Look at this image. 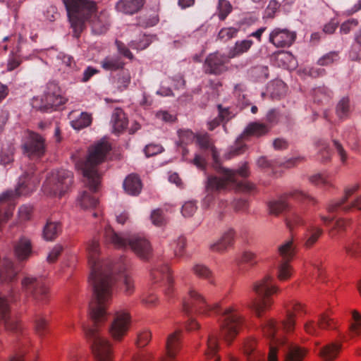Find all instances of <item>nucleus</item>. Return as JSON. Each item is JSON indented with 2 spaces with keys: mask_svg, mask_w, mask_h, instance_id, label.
<instances>
[{
  "mask_svg": "<svg viewBox=\"0 0 361 361\" xmlns=\"http://www.w3.org/2000/svg\"><path fill=\"white\" fill-rule=\"evenodd\" d=\"M233 6L228 0H219L216 7V14L220 20H224L232 12Z\"/></svg>",
  "mask_w": 361,
  "mask_h": 361,
  "instance_id": "47",
  "label": "nucleus"
},
{
  "mask_svg": "<svg viewBox=\"0 0 361 361\" xmlns=\"http://www.w3.org/2000/svg\"><path fill=\"white\" fill-rule=\"evenodd\" d=\"M310 183L315 185L323 187H331L332 183L330 177L326 174L316 173L309 178Z\"/></svg>",
  "mask_w": 361,
  "mask_h": 361,
  "instance_id": "51",
  "label": "nucleus"
},
{
  "mask_svg": "<svg viewBox=\"0 0 361 361\" xmlns=\"http://www.w3.org/2000/svg\"><path fill=\"white\" fill-rule=\"evenodd\" d=\"M270 131V126L259 121L251 122L247 124L243 132L237 138L235 144L231 147L228 159L242 154L246 147L245 141L249 140L250 137H259L267 135Z\"/></svg>",
  "mask_w": 361,
  "mask_h": 361,
  "instance_id": "10",
  "label": "nucleus"
},
{
  "mask_svg": "<svg viewBox=\"0 0 361 361\" xmlns=\"http://www.w3.org/2000/svg\"><path fill=\"white\" fill-rule=\"evenodd\" d=\"M192 270L197 276L208 280L210 283H214L212 279V272L207 266L197 264L193 267Z\"/></svg>",
  "mask_w": 361,
  "mask_h": 361,
  "instance_id": "50",
  "label": "nucleus"
},
{
  "mask_svg": "<svg viewBox=\"0 0 361 361\" xmlns=\"http://www.w3.org/2000/svg\"><path fill=\"white\" fill-rule=\"evenodd\" d=\"M197 207L193 201L186 202L182 207L181 213L185 217L192 216L197 211Z\"/></svg>",
  "mask_w": 361,
  "mask_h": 361,
  "instance_id": "60",
  "label": "nucleus"
},
{
  "mask_svg": "<svg viewBox=\"0 0 361 361\" xmlns=\"http://www.w3.org/2000/svg\"><path fill=\"white\" fill-rule=\"evenodd\" d=\"M14 147L12 145H8L3 147L0 152V164L6 165L13 161Z\"/></svg>",
  "mask_w": 361,
  "mask_h": 361,
  "instance_id": "52",
  "label": "nucleus"
},
{
  "mask_svg": "<svg viewBox=\"0 0 361 361\" xmlns=\"http://www.w3.org/2000/svg\"><path fill=\"white\" fill-rule=\"evenodd\" d=\"M125 191L130 195H137L142 190V183L140 178L135 174L126 177L123 182Z\"/></svg>",
  "mask_w": 361,
  "mask_h": 361,
  "instance_id": "33",
  "label": "nucleus"
},
{
  "mask_svg": "<svg viewBox=\"0 0 361 361\" xmlns=\"http://www.w3.org/2000/svg\"><path fill=\"white\" fill-rule=\"evenodd\" d=\"M78 203L84 209H93L98 204V200L93 197L90 192L83 191L78 197Z\"/></svg>",
  "mask_w": 361,
  "mask_h": 361,
  "instance_id": "42",
  "label": "nucleus"
},
{
  "mask_svg": "<svg viewBox=\"0 0 361 361\" xmlns=\"http://www.w3.org/2000/svg\"><path fill=\"white\" fill-rule=\"evenodd\" d=\"M279 120V114L276 109L269 110L265 117V124L270 126V130L275 126Z\"/></svg>",
  "mask_w": 361,
  "mask_h": 361,
  "instance_id": "61",
  "label": "nucleus"
},
{
  "mask_svg": "<svg viewBox=\"0 0 361 361\" xmlns=\"http://www.w3.org/2000/svg\"><path fill=\"white\" fill-rule=\"evenodd\" d=\"M131 323L129 313L126 311L117 312L109 328V332L115 341H121L127 334Z\"/></svg>",
  "mask_w": 361,
  "mask_h": 361,
  "instance_id": "18",
  "label": "nucleus"
},
{
  "mask_svg": "<svg viewBox=\"0 0 361 361\" xmlns=\"http://www.w3.org/2000/svg\"><path fill=\"white\" fill-rule=\"evenodd\" d=\"M14 252L19 260L27 259L32 253V244L26 237H21L14 245Z\"/></svg>",
  "mask_w": 361,
  "mask_h": 361,
  "instance_id": "29",
  "label": "nucleus"
},
{
  "mask_svg": "<svg viewBox=\"0 0 361 361\" xmlns=\"http://www.w3.org/2000/svg\"><path fill=\"white\" fill-rule=\"evenodd\" d=\"M183 310L188 315L193 313L209 315L210 312L219 315L221 334L228 343L237 336L245 322L238 307L231 306L223 310L218 304L210 306L204 296L193 288H190L188 296L183 299Z\"/></svg>",
  "mask_w": 361,
  "mask_h": 361,
  "instance_id": "2",
  "label": "nucleus"
},
{
  "mask_svg": "<svg viewBox=\"0 0 361 361\" xmlns=\"http://www.w3.org/2000/svg\"><path fill=\"white\" fill-rule=\"evenodd\" d=\"M16 274L17 271L14 269L13 263L11 259H0V282L13 281Z\"/></svg>",
  "mask_w": 361,
  "mask_h": 361,
  "instance_id": "30",
  "label": "nucleus"
},
{
  "mask_svg": "<svg viewBox=\"0 0 361 361\" xmlns=\"http://www.w3.org/2000/svg\"><path fill=\"white\" fill-rule=\"evenodd\" d=\"M66 101V99L61 94L58 85L54 82H50L47 85L39 109L44 112L52 111L65 104Z\"/></svg>",
  "mask_w": 361,
  "mask_h": 361,
  "instance_id": "15",
  "label": "nucleus"
},
{
  "mask_svg": "<svg viewBox=\"0 0 361 361\" xmlns=\"http://www.w3.org/2000/svg\"><path fill=\"white\" fill-rule=\"evenodd\" d=\"M339 53L338 51H331L318 60V64L320 66H328L334 62L338 61Z\"/></svg>",
  "mask_w": 361,
  "mask_h": 361,
  "instance_id": "54",
  "label": "nucleus"
},
{
  "mask_svg": "<svg viewBox=\"0 0 361 361\" xmlns=\"http://www.w3.org/2000/svg\"><path fill=\"white\" fill-rule=\"evenodd\" d=\"M207 350L205 355L207 357L215 356L219 349V340L215 333H210L207 340Z\"/></svg>",
  "mask_w": 361,
  "mask_h": 361,
  "instance_id": "46",
  "label": "nucleus"
},
{
  "mask_svg": "<svg viewBox=\"0 0 361 361\" xmlns=\"http://www.w3.org/2000/svg\"><path fill=\"white\" fill-rule=\"evenodd\" d=\"M357 25L358 20L357 19H349L341 24L340 27V32L341 34H348L353 28L357 27Z\"/></svg>",
  "mask_w": 361,
  "mask_h": 361,
  "instance_id": "63",
  "label": "nucleus"
},
{
  "mask_svg": "<svg viewBox=\"0 0 361 361\" xmlns=\"http://www.w3.org/2000/svg\"><path fill=\"white\" fill-rule=\"evenodd\" d=\"M152 280L154 283L162 280L165 283L164 293L167 297H171L173 292V281L171 276L170 269L166 264H157L152 269L151 273Z\"/></svg>",
  "mask_w": 361,
  "mask_h": 361,
  "instance_id": "19",
  "label": "nucleus"
},
{
  "mask_svg": "<svg viewBox=\"0 0 361 361\" xmlns=\"http://www.w3.org/2000/svg\"><path fill=\"white\" fill-rule=\"evenodd\" d=\"M252 290L257 298L252 299L247 307L252 310L258 317H261L263 312L268 310L273 304L271 295L279 290L274 283V279L269 275L254 283Z\"/></svg>",
  "mask_w": 361,
  "mask_h": 361,
  "instance_id": "7",
  "label": "nucleus"
},
{
  "mask_svg": "<svg viewBox=\"0 0 361 361\" xmlns=\"http://www.w3.org/2000/svg\"><path fill=\"white\" fill-rule=\"evenodd\" d=\"M91 123V115L86 112H82L78 118L71 121V125L74 129L79 130L89 126Z\"/></svg>",
  "mask_w": 361,
  "mask_h": 361,
  "instance_id": "44",
  "label": "nucleus"
},
{
  "mask_svg": "<svg viewBox=\"0 0 361 361\" xmlns=\"http://www.w3.org/2000/svg\"><path fill=\"white\" fill-rule=\"evenodd\" d=\"M39 183V177L35 173V166L31 165L19 178L15 191L7 190L0 195V202L11 200L15 196L27 195L34 191Z\"/></svg>",
  "mask_w": 361,
  "mask_h": 361,
  "instance_id": "9",
  "label": "nucleus"
},
{
  "mask_svg": "<svg viewBox=\"0 0 361 361\" xmlns=\"http://www.w3.org/2000/svg\"><path fill=\"white\" fill-rule=\"evenodd\" d=\"M73 174L71 171L59 169L52 171L44 181L42 190L48 195L61 197L73 183Z\"/></svg>",
  "mask_w": 361,
  "mask_h": 361,
  "instance_id": "8",
  "label": "nucleus"
},
{
  "mask_svg": "<svg viewBox=\"0 0 361 361\" xmlns=\"http://www.w3.org/2000/svg\"><path fill=\"white\" fill-rule=\"evenodd\" d=\"M13 209L14 206L11 203L0 208V224L8 221L12 216Z\"/></svg>",
  "mask_w": 361,
  "mask_h": 361,
  "instance_id": "62",
  "label": "nucleus"
},
{
  "mask_svg": "<svg viewBox=\"0 0 361 361\" xmlns=\"http://www.w3.org/2000/svg\"><path fill=\"white\" fill-rule=\"evenodd\" d=\"M0 325L9 331H17L19 328L17 322L11 317L8 300L2 297H0Z\"/></svg>",
  "mask_w": 361,
  "mask_h": 361,
  "instance_id": "26",
  "label": "nucleus"
},
{
  "mask_svg": "<svg viewBox=\"0 0 361 361\" xmlns=\"http://www.w3.org/2000/svg\"><path fill=\"white\" fill-rule=\"evenodd\" d=\"M35 330L36 334L39 337H43L48 332V321L47 319L41 314L35 316Z\"/></svg>",
  "mask_w": 361,
  "mask_h": 361,
  "instance_id": "45",
  "label": "nucleus"
},
{
  "mask_svg": "<svg viewBox=\"0 0 361 361\" xmlns=\"http://www.w3.org/2000/svg\"><path fill=\"white\" fill-rule=\"evenodd\" d=\"M253 44V41L251 39H244L237 41L233 47H232L228 54V58L233 59L238 57L246 52L251 48Z\"/></svg>",
  "mask_w": 361,
  "mask_h": 361,
  "instance_id": "37",
  "label": "nucleus"
},
{
  "mask_svg": "<svg viewBox=\"0 0 361 361\" xmlns=\"http://www.w3.org/2000/svg\"><path fill=\"white\" fill-rule=\"evenodd\" d=\"M280 7V4L276 0H270L268 6H267L264 18H273L275 16V13L279 10Z\"/></svg>",
  "mask_w": 361,
  "mask_h": 361,
  "instance_id": "56",
  "label": "nucleus"
},
{
  "mask_svg": "<svg viewBox=\"0 0 361 361\" xmlns=\"http://www.w3.org/2000/svg\"><path fill=\"white\" fill-rule=\"evenodd\" d=\"M61 229L59 222L48 221L43 229V237L46 240H53L59 235Z\"/></svg>",
  "mask_w": 361,
  "mask_h": 361,
  "instance_id": "40",
  "label": "nucleus"
},
{
  "mask_svg": "<svg viewBox=\"0 0 361 361\" xmlns=\"http://www.w3.org/2000/svg\"><path fill=\"white\" fill-rule=\"evenodd\" d=\"M244 353L247 356L248 361H264V358L256 350V341L254 339H247L245 341Z\"/></svg>",
  "mask_w": 361,
  "mask_h": 361,
  "instance_id": "38",
  "label": "nucleus"
},
{
  "mask_svg": "<svg viewBox=\"0 0 361 361\" xmlns=\"http://www.w3.org/2000/svg\"><path fill=\"white\" fill-rule=\"evenodd\" d=\"M353 322L349 324V330L353 336L361 334V314L357 311L352 312Z\"/></svg>",
  "mask_w": 361,
  "mask_h": 361,
  "instance_id": "49",
  "label": "nucleus"
},
{
  "mask_svg": "<svg viewBox=\"0 0 361 361\" xmlns=\"http://www.w3.org/2000/svg\"><path fill=\"white\" fill-rule=\"evenodd\" d=\"M23 293L39 302H45L49 298V289L41 278L26 276L21 281Z\"/></svg>",
  "mask_w": 361,
  "mask_h": 361,
  "instance_id": "13",
  "label": "nucleus"
},
{
  "mask_svg": "<svg viewBox=\"0 0 361 361\" xmlns=\"http://www.w3.org/2000/svg\"><path fill=\"white\" fill-rule=\"evenodd\" d=\"M130 82V76L128 71H123L118 75L117 85L118 88L122 91L128 87Z\"/></svg>",
  "mask_w": 361,
  "mask_h": 361,
  "instance_id": "57",
  "label": "nucleus"
},
{
  "mask_svg": "<svg viewBox=\"0 0 361 361\" xmlns=\"http://www.w3.org/2000/svg\"><path fill=\"white\" fill-rule=\"evenodd\" d=\"M180 145H186L192 143L195 140V134L188 129L179 130L178 131Z\"/></svg>",
  "mask_w": 361,
  "mask_h": 361,
  "instance_id": "53",
  "label": "nucleus"
},
{
  "mask_svg": "<svg viewBox=\"0 0 361 361\" xmlns=\"http://www.w3.org/2000/svg\"><path fill=\"white\" fill-rule=\"evenodd\" d=\"M305 224V220L303 219L300 212H292L286 218V225L290 230L293 229L295 226Z\"/></svg>",
  "mask_w": 361,
  "mask_h": 361,
  "instance_id": "48",
  "label": "nucleus"
},
{
  "mask_svg": "<svg viewBox=\"0 0 361 361\" xmlns=\"http://www.w3.org/2000/svg\"><path fill=\"white\" fill-rule=\"evenodd\" d=\"M336 113L340 119L343 120L348 118L350 114V104L348 97H343L338 101Z\"/></svg>",
  "mask_w": 361,
  "mask_h": 361,
  "instance_id": "43",
  "label": "nucleus"
},
{
  "mask_svg": "<svg viewBox=\"0 0 361 361\" xmlns=\"http://www.w3.org/2000/svg\"><path fill=\"white\" fill-rule=\"evenodd\" d=\"M312 97L315 103L322 104L331 99L332 92L326 87H318L313 89Z\"/></svg>",
  "mask_w": 361,
  "mask_h": 361,
  "instance_id": "41",
  "label": "nucleus"
},
{
  "mask_svg": "<svg viewBox=\"0 0 361 361\" xmlns=\"http://www.w3.org/2000/svg\"><path fill=\"white\" fill-rule=\"evenodd\" d=\"M104 236L108 242L114 244L118 248L130 247L141 259L147 260L152 255L151 245L145 237L139 235H120L110 226L105 228Z\"/></svg>",
  "mask_w": 361,
  "mask_h": 361,
  "instance_id": "6",
  "label": "nucleus"
},
{
  "mask_svg": "<svg viewBox=\"0 0 361 361\" xmlns=\"http://www.w3.org/2000/svg\"><path fill=\"white\" fill-rule=\"evenodd\" d=\"M332 142L337 154L338 155L341 162L343 165L347 164L348 154L343 148L342 144L336 139H332Z\"/></svg>",
  "mask_w": 361,
  "mask_h": 361,
  "instance_id": "55",
  "label": "nucleus"
},
{
  "mask_svg": "<svg viewBox=\"0 0 361 361\" xmlns=\"http://www.w3.org/2000/svg\"><path fill=\"white\" fill-rule=\"evenodd\" d=\"M181 347L180 331H176L167 337L166 341V355L161 361H173Z\"/></svg>",
  "mask_w": 361,
  "mask_h": 361,
  "instance_id": "25",
  "label": "nucleus"
},
{
  "mask_svg": "<svg viewBox=\"0 0 361 361\" xmlns=\"http://www.w3.org/2000/svg\"><path fill=\"white\" fill-rule=\"evenodd\" d=\"M111 122L115 131L121 132L128 126V120L125 113L121 109H116L111 116Z\"/></svg>",
  "mask_w": 361,
  "mask_h": 361,
  "instance_id": "39",
  "label": "nucleus"
},
{
  "mask_svg": "<svg viewBox=\"0 0 361 361\" xmlns=\"http://www.w3.org/2000/svg\"><path fill=\"white\" fill-rule=\"evenodd\" d=\"M256 255L255 253L250 251H244L241 255L240 259H238V263H247L251 266L255 265L257 263Z\"/></svg>",
  "mask_w": 361,
  "mask_h": 361,
  "instance_id": "64",
  "label": "nucleus"
},
{
  "mask_svg": "<svg viewBox=\"0 0 361 361\" xmlns=\"http://www.w3.org/2000/svg\"><path fill=\"white\" fill-rule=\"evenodd\" d=\"M226 169L233 173L232 179L228 178V176L226 175V173L224 171L223 169H215V170L218 173L223 175L224 177L221 178L222 180H224V181H226L227 187L229 183H233V184L238 185L240 188H242L243 190H246V191H251L253 189L254 187L252 184L248 183H238L237 178H236L237 175H239L240 176H241L243 178H247L249 176L250 171H249V169H248L247 162H245L242 165V166L240 167L236 171L230 170L228 169Z\"/></svg>",
  "mask_w": 361,
  "mask_h": 361,
  "instance_id": "22",
  "label": "nucleus"
},
{
  "mask_svg": "<svg viewBox=\"0 0 361 361\" xmlns=\"http://www.w3.org/2000/svg\"><path fill=\"white\" fill-rule=\"evenodd\" d=\"M235 238V231L233 229H228L224 232L222 236L216 242L209 245V249L212 252L222 253L229 247L232 246Z\"/></svg>",
  "mask_w": 361,
  "mask_h": 361,
  "instance_id": "27",
  "label": "nucleus"
},
{
  "mask_svg": "<svg viewBox=\"0 0 361 361\" xmlns=\"http://www.w3.org/2000/svg\"><path fill=\"white\" fill-rule=\"evenodd\" d=\"M145 3V0H119L116 8L123 13L133 15L142 9Z\"/></svg>",
  "mask_w": 361,
  "mask_h": 361,
  "instance_id": "28",
  "label": "nucleus"
},
{
  "mask_svg": "<svg viewBox=\"0 0 361 361\" xmlns=\"http://www.w3.org/2000/svg\"><path fill=\"white\" fill-rule=\"evenodd\" d=\"M46 148L45 138L33 131L27 132L21 144L23 154L33 160L42 158L45 154Z\"/></svg>",
  "mask_w": 361,
  "mask_h": 361,
  "instance_id": "11",
  "label": "nucleus"
},
{
  "mask_svg": "<svg viewBox=\"0 0 361 361\" xmlns=\"http://www.w3.org/2000/svg\"><path fill=\"white\" fill-rule=\"evenodd\" d=\"M231 58L219 52L209 54L204 63L203 69L206 74L219 75L227 71Z\"/></svg>",
  "mask_w": 361,
  "mask_h": 361,
  "instance_id": "17",
  "label": "nucleus"
},
{
  "mask_svg": "<svg viewBox=\"0 0 361 361\" xmlns=\"http://www.w3.org/2000/svg\"><path fill=\"white\" fill-rule=\"evenodd\" d=\"M323 230L322 228L310 223L307 226L305 234V246L306 247H311L318 240L319 237L322 235Z\"/></svg>",
  "mask_w": 361,
  "mask_h": 361,
  "instance_id": "34",
  "label": "nucleus"
},
{
  "mask_svg": "<svg viewBox=\"0 0 361 361\" xmlns=\"http://www.w3.org/2000/svg\"><path fill=\"white\" fill-rule=\"evenodd\" d=\"M197 142L200 147V148L203 149H208L211 150L212 152V156L213 159V167L214 169H223L224 171L226 173L227 176H228L229 179H232L233 177V173L227 169L226 168H224L219 161L218 153L216 150V148L212 143L209 137L207 135H198L197 136Z\"/></svg>",
  "mask_w": 361,
  "mask_h": 361,
  "instance_id": "24",
  "label": "nucleus"
},
{
  "mask_svg": "<svg viewBox=\"0 0 361 361\" xmlns=\"http://www.w3.org/2000/svg\"><path fill=\"white\" fill-rule=\"evenodd\" d=\"M334 324V320L327 313H323L319 315L317 323L312 320L308 321L305 324L304 329L308 334L317 336L319 328L321 329H333Z\"/></svg>",
  "mask_w": 361,
  "mask_h": 361,
  "instance_id": "23",
  "label": "nucleus"
},
{
  "mask_svg": "<svg viewBox=\"0 0 361 361\" xmlns=\"http://www.w3.org/2000/svg\"><path fill=\"white\" fill-rule=\"evenodd\" d=\"M305 313L304 307L298 302L292 305L291 310H288L286 319L278 324L273 319H267L262 324L264 336L270 340L269 361H277V350L282 348L284 350L283 361H303L305 352L303 349L293 345L286 341L283 336L285 332H290L295 326V317Z\"/></svg>",
  "mask_w": 361,
  "mask_h": 361,
  "instance_id": "3",
  "label": "nucleus"
},
{
  "mask_svg": "<svg viewBox=\"0 0 361 361\" xmlns=\"http://www.w3.org/2000/svg\"><path fill=\"white\" fill-rule=\"evenodd\" d=\"M341 349V344L331 343L319 350V355L324 361H331L338 356Z\"/></svg>",
  "mask_w": 361,
  "mask_h": 361,
  "instance_id": "36",
  "label": "nucleus"
},
{
  "mask_svg": "<svg viewBox=\"0 0 361 361\" xmlns=\"http://www.w3.org/2000/svg\"><path fill=\"white\" fill-rule=\"evenodd\" d=\"M86 251L91 269L89 281L94 296L90 303V316L94 326L82 327L96 361H112L110 343L101 336L97 326L106 319V304L111 297L114 282L123 288L126 294L130 295L134 291V281L128 272L129 264L125 257H121L114 265L109 260H102L99 243L96 239L87 243Z\"/></svg>",
  "mask_w": 361,
  "mask_h": 361,
  "instance_id": "1",
  "label": "nucleus"
},
{
  "mask_svg": "<svg viewBox=\"0 0 361 361\" xmlns=\"http://www.w3.org/2000/svg\"><path fill=\"white\" fill-rule=\"evenodd\" d=\"M296 39V32L286 28L276 27L269 35V42L276 47H289Z\"/></svg>",
  "mask_w": 361,
  "mask_h": 361,
  "instance_id": "20",
  "label": "nucleus"
},
{
  "mask_svg": "<svg viewBox=\"0 0 361 361\" xmlns=\"http://www.w3.org/2000/svg\"><path fill=\"white\" fill-rule=\"evenodd\" d=\"M110 150L109 143L105 140H102L90 147L86 160L80 164L83 176L86 179L85 184L91 192H95L99 184L100 176L97 166L104 161Z\"/></svg>",
  "mask_w": 361,
  "mask_h": 361,
  "instance_id": "5",
  "label": "nucleus"
},
{
  "mask_svg": "<svg viewBox=\"0 0 361 361\" xmlns=\"http://www.w3.org/2000/svg\"><path fill=\"white\" fill-rule=\"evenodd\" d=\"M226 183L221 178L216 176H209L206 185L207 195L202 201V207L207 209L215 199V193L227 189Z\"/></svg>",
  "mask_w": 361,
  "mask_h": 361,
  "instance_id": "21",
  "label": "nucleus"
},
{
  "mask_svg": "<svg viewBox=\"0 0 361 361\" xmlns=\"http://www.w3.org/2000/svg\"><path fill=\"white\" fill-rule=\"evenodd\" d=\"M346 254L356 260L361 259V238L355 235L351 238L344 245Z\"/></svg>",
  "mask_w": 361,
  "mask_h": 361,
  "instance_id": "32",
  "label": "nucleus"
},
{
  "mask_svg": "<svg viewBox=\"0 0 361 361\" xmlns=\"http://www.w3.org/2000/svg\"><path fill=\"white\" fill-rule=\"evenodd\" d=\"M287 197H293L296 200H308L312 202L313 204L317 202L316 200L305 193L303 191L299 190H295L286 194L284 196H281L276 200L270 201L268 203L269 211L271 214L278 216L288 207V204L286 202Z\"/></svg>",
  "mask_w": 361,
  "mask_h": 361,
  "instance_id": "16",
  "label": "nucleus"
},
{
  "mask_svg": "<svg viewBox=\"0 0 361 361\" xmlns=\"http://www.w3.org/2000/svg\"><path fill=\"white\" fill-rule=\"evenodd\" d=\"M300 160V157L290 158L286 161L269 160L266 157H261L258 159L257 164L260 168H272L275 166H283L286 168H290L295 166Z\"/></svg>",
  "mask_w": 361,
  "mask_h": 361,
  "instance_id": "31",
  "label": "nucleus"
},
{
  "mask_svg": "<svg viewBox=\"0 0 361 361\" xmlns=\"http://www.w3.org/2000/svg\"><path fill=\"white\" fill-rule=\"evenodd\" d=\"M360 188L359 184H355L345 189L344 196L337 200L331 201L327 207L329 213H348L353 208L361 211V195L357 196L353 201L348 202V198Z\"/></svg>",
  "mask_w": 361,
  "mask_h": 361,
  "instance_id": "14",
  "label": "nucleus"
},
{
  "mask_svg": "<svg viewBox=\"0 0 361 361\" xmlns=\"http://www.w3.org/2000/svg\"><path fill=\"white\" fill-rule=\"evenodd\" d=\"M238 32V30L237 28L230 27L222 28L218 35L219 39L227 41L233 37H236Z\"/></svg>",
  "mask_w": 361,
  "mask_h": 361,
  "instance_id": "58",
  "label": "nucleus"
},
{
  "mask_svg": "<svg viewBox=\"0 0 361 361\" xmlns=\"http://www.w3.org/2000/svg\"><path fill=\"white\" fill-rule=\"evenodd\" d=\"M296 246L293 240H287L278 247V278L280 281H286L291 276V269L289 264L295 254Z\"/></svg>",
  "mask_w": 361,
  "mask_h": 361,
  "instance_id": "12",
  "label": "nucleus"
},
{
  "mask_svg": "<svg viewBox=\"0 0 361 361\" xmlns=\"http://www.w3.org/2000/svg\"><path fill=\"white\" fill-rule=\"evenodd\" d=\"M101 67L106 71H116L123 68L124 63L119 55L106 56L100 61Z\"/></svg>",
  "mask_w": 361,
  "mask_h": 361,
  "instance_id": "35",
  "label": "nucleus"
},
{
  "mask_svg": "<svg viewBox=\"0 0 361 361\" xmlns=\"http://www.w3.org/2000/svg\"><path fill=\"white\" fill-rule=\"evenodd\" d=\"M319 147V156L322 162L329 161L331 159V152L327 143L324 141H319L318 142Z\"/></svg>",
  "mask_w": 361,
  "mask_h": 361,
  "instance_id": "59",
  "label": "nucleus"
},
{
  "mask_svg": "<svg viewBox=\"0 0 361 361\" xmlns=\"http://www.w3.org/2000/svg\"><path fill=\"white\" fill-rule=\"evenodd\" d=\"M73 29L79 37L88 22L96 35L105 33L109 26V16L106 11L97 13L95 2L89 0H63Z\"/></svg>",
  "mask_w": 361,
  "mask_h": 361,
  "instance_id": "4",
  "label": "nucleus"
}]
</instances>
